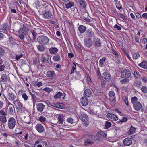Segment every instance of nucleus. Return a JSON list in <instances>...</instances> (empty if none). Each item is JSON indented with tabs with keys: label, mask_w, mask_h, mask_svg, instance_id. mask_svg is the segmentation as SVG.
I'll return each mask as SVG.
<instances>
[{
	"label": "nucleus",
	"mask_w": 147,
	"mask_h": 147,
	"mask_svg": "<svg viewBox=\"0 0 147 147\" xmlns=\"http://www.w3.org/2000/svg\"><path fill=\"white\" fill-rule=\"evenodd\" d=\"M29 29L26 26H24L23 27L21 28L18 31L19 34L18 36L21 40H23L24 38V35H27Z\"/></svg>",
	"instance_id": "1"
},
{
	"label": "nucleus",
	"mask_w": 147,
	"mask_h": 147,
	"mask_svg": "<svg viewBox=\"0 0 147 147\" xmlns=\"http://www.w3.org/2000/svg\"><path fill=\"white\" fill-rule=\"evenodd\" d=\"M38 42L39 43L45 45L49 42V39L47 37L43 35L39 36L37 38Z\"/></svg>",
	"instance_id": "2"
},
{
	"label": "nucleus",
	"mask_w": 147,
	"mask_h": 147,
	"mask_svg": "<svg viewBox=\"0 0 147 147\" xmlns=\"http://www.w3.org/2000/svg\"><path fill=\"white\" fill-rule=\"evenodd\" d=\"M8 127L10 129H13L16 125V120L13 117L10 118L8 120Z\"/></svg>",
	"instance_id": "3"
},
{
	"label": "nucleus",
	"mask_w": 147,
	"mask_h": 147,
	"mask_svg": "<svg viewBox=\"0 0 147 147\" xmlns=\"http://www.w3.org/2000/svg\"><path fill=\"white\" fill-rule=\"evenodd\" d=\"M109 100L111 105L116 101V97L114 92L113 91H110L109 93Z\"/></svg>",
	"instance_id": "4"
},
{
	"label": "nucleus",
	"mask_w": 147,
	"mask_h": 147,
	"mask_svg": "<svg viewBox=\"0 0 147 147\" xmlns=\"http://www.w3.org/2000/svg\"><path fill=\"white\" fill-rule=\"evenodd\" d=\"M121 76L122 78H129L131 76V73L129 70L125 69L121 72Z\"/></svg>",
	"instance_id": "5"
},
{
	"label": "nucleus",
	"mask_w": 147,
	"mask_h": 147,
	"mask_svg": "<svg viewBox=\"0 0 147 147\" xmlns=\"http://www.w3.org/2000/svg\"><path fill=\"white\" fill-rule=\"evenodd\" d=\"M132 140L131 138L127 137L123 141V144L125 146H128L132 144Z\"/></svg>",
	"instance_id": "6"
},
{
	"label": "nucleus",
	"mask_w": 147,
	"mask_h": 147,
	"mask_svg": "<svg viewBox=\"0 0 147 147\" xmlns=\"http://www.w3.org/2000/svg\"><path fill=\"white\" fill-rule=\"evenodd\" d=\"M8 24L5 23H4L2 25L1 28V32L7 35H8V33L7 30L8 29Z\"/></svg>",
	"instance_id": "7"
},
{
	"label": "nucleus",
	"mask_w": 147,
	"mask_h": 147,
	"mask_svg": "<svg viewBox=\"0 0 147 147\" xmlns=\"http://www.w3.org/2000/svg\"><path fill=\"white\" fill-rule=\"evenodd\" d=\"M35 128L39 133H43L45 131L43 126L40 124H37L35 127Z\"/></svg>",
	"instance_id": "8"
},
{
	"label": "nucleus",
	"mask_w": 147,
	"mask_h": 147,
	"mask_svg": "<svg viewBox=\"0 0 147 147\" xmlns=\"http://www.w3.org/2000/svg\"><path fill=\"white\" fill-rule=\"evenodd\" d=\"M84 41V44L86 47L89 48L92 46L93 43L92 40L90 39H85Z\"/></svg>",
	"instance_id": "9"
},
{
	"label": "nucleus",
	"mask_w": 147,
	"mask_h": 147,
	"mask_svg": "<svg viewBox=\"0 0 147 147\" xmlns=\"http://www.w3.org/2000/svg\"><path fill=\"white\" fill-rule=\"evenodd\" d=\"M107 116V118L111 121H116L118 119V117L116 115L113 114H108Z\"/></svg>",
	"instance_id": "10"
},
{
	"label": "nucleus",
	"mask_w": 147,
	"mask_h": 147,
	"mask_svg": "<svg viewBox=\"0 0 147 147\" xmlns=\"http://www.w3.org/2000/svg\"><path fill=\"white\" fill-rule=\"evenodd\" d=\"M78 3L81 9H85L87 6V3L84 0H78Z\"/></svg>",
	"instance_id": "11"
},
{
	"label": "nucleus",
	"mask_w": 147,
	"mask_h": 147,
	"mask_svg": "<svg viewBox=\"0 0 147 147\" xmlns=\"http://www.w3.org/2000/svg\"><path fill=\"white\" fill-rule=\"evenodd\" d=\"M43 17L45 19H49L52 16V13L49 11H45L42 14Z\"/></svg>",
	"instance_id": "12"
},
{
	"label": "nucleus",
	"mask_w": 147,
	"mask_h": 147,
	"mask_svg": "<svg viewBox=\"0 0 147 147\" xmlns=\"http://www.w3.org/2000/svg\"><path fill=\"white\" fill-rule=\"evenodd\" d=\"M37 110L39 112H42L45 107V105L42 103H39L36 104Z\"/></svg>",
	"instance_id": "13"
},
{
	"label": "nucleus",
	"mask_w": 147,
	"mask_h": 147,
	"mask_svg": "<svg viewBox=\"0 0 147 147\" xmlns=\"http://www.w3.org/2000/svg\"><path fill=\"white\" fill-rule=\"evenodd\" d=\"M133 107L135 110L138 111L141 109L142 105L140 102H136L133 105Z\"/></svg>",
	"instance_id": "14"
},
{
	"label": "nucleus",
	"mask_w": 147,
	"mask_h": 147,
	"mask_svg": "<svg viewBox=\"0 0 147 147\" xmlns=\"http://www.w3.org/2000/svg\"><path fill=\"white\" fill-rule=\"evenodd\" d=\"M110 74L107 72H104L103 74L102 78L104 81H109L111 79Z\"/></svg>",
	"instance_id": "15"
},
{
	"label": "nucleus",
	"mask_w": 147,
	"mask_h": 147,
	"mask_svg": "<svg viewBox=\"0 0 147 147\" xmlns=\"http://www.w3.org/2000/svg\"><path fill=\"white\" fill-rule=\"evenodd\" d=\"M9 80V76L6 74H2L1 76V81L3 82H7Z\"/></svg>",
	"instance_id": "16"
},
{
	"label": "nucleus",
	"mask_w": 147,
	"mask_h": 147,
	"mask_svg": "<svg viewBox=\"0 0 147 147\" xmlns=\"http://www.w3.org/2000/svg\"><path fill=\"white\" fill-rule=\"evenodd\" d=\"M81 120L84 122L88 121V118L87 115L85 113H82L80 116Z\"/></svg>",
	"instance_id": "17"
},
{
	"label": "nucleus",
	"mask_w": 147,
	"mask_h": 147,
	"mask_svg": "<svg viewBox=\"0 0 147 147\" xmlns=\"http://www.w3.org/2000/svg\"><path fill=\"white\" fill-rule=\"evenodd\" d=\"M94 44L96 48L100 47L101 46L100 40L98 38L94 39Z\"/></svg>",
	"instance_id": "18"
},
{
	"label": "nucleus",
	"mask_w": 147,
	"mask_h": 147,
	"mask_svg": "<svg viewBox=\"0 0 147 147\" xmlns=\"http://www.w3.org/2000/svg\"><path fill=\"white\" fill-rule=\"evenodd\" d=\"M80 102L82 106H85L88 104V101L86 97H82L80 100Z\"/></svg>",
	"instance_id": "19"
},
{
	"label": "nucleus",
	"mask_w": 147,
	"mask_h": 147,
	"mask_svg": "<svg viewBox=\"0 0 147 147\" xmlns=\"http://www.w3.org/2000/svg\"><path fill=\"white\" fill-rule=\"evenodd\" d=\"M7 97L11 101H14L16 97L12 92L9 93L7 94Z\"/></svg>",
	"instance_id": "20"
},
{
	"label": "nucleus",
	"mask_w": 147,
	"mask_h": 147,
	"mask_svg": "<svg viewBox=\"0 0 147 147\" xmlns=\"http://www.w3.org/2000/svg\"><path fill=\"white\" fill-rule=\"evenodd\" d=\"M86 32L87 35V36L89 38H92V37H93L94 36V32L90 29H88L86 31Z\"/></svg>",
	"instance_id": "21"
},
{
	"label": "nucleus",
	"mask_w": 147,
	"mask_h": 147,
	"mask_svg": "<svg viewBox=\"0 0 147 147\" xmlns=\"http://www.w3.org/2000/svg\"><path fill=\"white\" fill-rule=\"evenodd\" d=\"M138 65L144 69H147V62L144 61L141 63L139 64Z\"/></svg>",
	"instance_id": "22"
},
{
	"label": "nucleus",
	"mask_w": 147,
	"mask_h": 147,
	"mask_svg": "<svg viewBox=\"0 0 147 147\" xmlns=\"http://www.w3.org/2000/svg\"><path fill=\"white\" fill-rule=\"evenodd\" d=\"M58 51V49L55 47L50 48L49 49V52L51 54H53L57 53Z\"/></svg>",
	"instance_id": "23"
},
{
	"label": "nucleus",
	"mask_w": 147,
	"mask_h": 147,
	"mask_svg": "<svg viewBox=\"0 0 147 147\" xmlns=\"http://www.w3.org/2000/svg\"><path fill=\"white\" fill-rule=\"evenodd\" d=\"M55 72L53 71L49 70L47 72L46 76L49 77H52L55 76Z\"/></svg>",
	"instance_id": "24"
},
{
	"label": "nucleus",
	"mask_w": 147,
	"mask_h": 147,
	"mask_svg": "<svg viewBox=\"0 0 147 147\" xmlns=\"http://www.w3.org/2000/svg\"><path fill=\"white\" fill-rule=\"evenodd\" d=\"M86 29V28L83 25H80L78 27V30L80 33H84Z\"/></svg>",
	"instance_id": "25"
},
{
	"label": "nucleus",
	"mask_w": 147,
	"mask_h": 147,
	"mask_svg": "<svg viewBox=\"0 0 147 147\" xmlns=\"http://www.w3.org/2000/svg\"><path fill=\"white\" fill-rule=\"evenodd\" d=\"M64 116L63 115H59L58 118V122L59 124H63L64 121Z\"/></svg>",
	"instance_id": "26"
},
{
	"label": "nucleus",
	"mask_w": 147,
	"mask_h": 147,
	"mask_svg": "<svg viewBox=\"0 0 147 147\" xmlns=\"http://www.w3.org/2000/svg\"><path fill=\"white\" fill-rule=\"evenodd\" d=\"M31 94L32 98L33 104L34 105L36 103L39 102V99L36 97L34 94Z\"/></svg>",
	"instance_id": "27"
},
{
	"label": "nucleus",
	"mask_w": 147,
	"mask_h": 147,
	"mask_svg": "<svg viewBox=\"0 0 147 147\" xmlns=\"http://www.w3.org/2000/svg\"><path fill=\"white\" fill-rule=\"evenodd\" d=\"M92 92L89 89H86L84 92V96L86 97H89L92 94Z\"/></svg>",
	"instance_id": "28"
},
{
	"label": "nucleus",
	"mask_w": 147,
	"mask_h": 147,
	"mask_svg": "<svg viewBox=\"0 0 147 147\" xmlns=\"http://www.w3.org/2000/svg\"><path fill=\"white\" fill-rule=\"evenodd\" d=\"M13 103L16 107L20 108L21 107V103L18 99L14 100Z\"/></svg>",
	"instance_id": "29"
},
{
	"label": "nucleus",
	"mask_w": 147,
	"mask_h": 147,
	"mask_svg": "<svg viewBox=\"0 0 147 147\" xmlns=\"http://www.w3.org/2000/svg\"><path fill=\"white\" fill-rule=\"evenodd\" d=\"M74 5V3L73 2H69L68 3L65 4L64 5V7L67 9H68L72 7Z\"/></svg>",
	"instance_id": "30"
},
{
	"label": "nucleus",
	"mask_w": 147,
	"mask_h": 147,
	"mask_svg": "<svg viewBox=\"0 0 147 147\" xmlns=\"http://www.w3.org/2000/svg\"><path fill=\"white\" fill-rule=\"evenodd\" d=\"M106 58L105 57L101 59L99 61V65L101 67L104 66V64L105 62Z\"/></svg>",
	"instance_id": "31"
},
{
	"label": "nucleus",
	"mask_w": 147,
	"mask_h": 147,
	"mask_svg": "<svg viewBox=\"0 0 147 147\" xmlns=\"http://www.w3.org/2000/svg\"><path fill=\"white\" fill-rule=\"evenodd\" d=\"M38 50L41 52L45 50V47L42 45L40 44L37 46Z\"/></svg>",
	"instance_id": "32"
},
{
	"label": "nucleus",
	"mask_w": 147,
	"mask_h": 147,
	"mask_svg": "<svg viewBox=\"0 0 147 147\" xmlns=\"http://www.w3.org/2000/svg\"><path fill=\"white\" fill-rule=\"evenodd\" d=\"M100 136H103L105 137L107 136L106 134L104 132L100 131H98L96 134V136L99 137Z\"/></svg>",
	"instance_id": "33"
},
{
	"label": "nucleus",
	"mask_w": 147,
	"mask_h": 147,
	"mask_svg": "<svg viewBox=\"0 0 147 147\" xmlns=\"http://www.w3.org/2000/svg\"><path fill=\"white\" fill-rule=\"evenodd\" d=\"M136 128L134 127L133 126H131L129 130V135L133 134L135 132Z\"/></svg>",
	"instance_id": "34"
},
{
	"label": "nucleus",
	"mask_w": 147,
	"mask_h": 147,
	"mask_svg": "<svg viewBox=\"0 0 147 147\" xmlns=\"http://www.w3.org/2000/svg\"><path fill=\"white\" fill-rule=\"evenodd\" d=\"M63 94L61 92H57L54 96V98L56 99H57L62 96Z\"/></svg>",
	"instance_id": "35"
},
{
	"label": "nucleus",
	"mask_w": 147,
	"mask_h": 147,
	"mask_svg": "<svg viewBox=\"0 0 147 147\" xmlns=\"http://www.w3.org/2000/svg\"><path fill=\"white\" fill-rule=\"evenodd\" d=\"M141 84V81L138 80H136L135 81L133 84L134 86L137 87H139Z\"/></svg>",
	"instance_id": "36"
},
{
	"label": "nucleus",
	"mask_w": 147,
	"mask_h": 147,
	"mask_svg": "<svg viewBox=\"0 0 147 147\" xmlns=\"http://www.w3.org/2000/svg\"><path fill=\"white\" fill-rule=\"evenodd\" d=\"M0 121L3 123H5L7 121L5 116H0Z\"/></svg>",
	"instance_id": "37"
},
{
	"label": "nucleus",
	"mask_w": 147,
	"mask_h": 147,
	"mask_svg": "<svg viewBox=\"0 0 147 147\" xmlns=\"http://www.w3.org/2000/svg\"><path fill=\"white\" fill-rule=\"evenodd\" d=\"M93 143V142L90 140H87L85 142L84 145H92Z\"/></svg>",
	"instance_id": "38"
},
{
	"label": "nucleus",
	"mask_w": 147,
	"mask_h": 147,
	"mask_svg": "<svg viewBox=\"0 0 147 147\" xmlns=\"http://www.w3.org/2000/svg\"><path fill=\"white\" fill-rule=\"evenodd\" d=\"M111 122L106 121L105 124V129L109 128L111 126Z\"/></svg>",
	"instance_id": "39"
},
{
	"label": "nucleus",
	"mask_w": 147,
	"mask_h": 147,
	"mask_svg": "<svg viewBox=\"0 0 147 147\" xmlns=\"http://www.w3.org/2000/svg\"><path fill=\"white\" fill-rule=\"evenodd\" d=\"M137 101L138 98L137 97L135 96L132 98L131 99V102L133 105L136 103V102H138Z\"/></svg>",
	"instance_id": "40"
},
{
	"label": "nucleus",
	"mask_w": 147,
	"mask_h": 147,
	"mask_svg": "<svg viewBox=\"0 0 147 147\" xmlns=\"http://www.w3.org/2000/svg\"><path fill=\"white\" fill-rule=\"evenodd\" d=\"M123 101L124 102L125 104H126L127 106H129V104L127 100V98L126 96H123L122 97Z\"/></svg>",
	"instance_id": "41"
},
{
	"label": "nucleus",
	"mask_w": 147,
	"mask_h": 147,
	"mask_svg": "<svg viewBox=\"0 0 147 147\" xmlns=\"http://www.w3.org/2000/svg\"><path fill=\"white\" fill-rule=\"evenodd\" d=\"M55 107L57 108L62 109L63 107V104L62 103H57Z\"/></svg>",
	"instance_id": "42"
},
{
	"label": "nucleus",
	"mask_w": 147,
	"mask_h": 147,
	"mask_svg": "<svg viewBox=\"0 0 147 147\" xmlns=\"http://www.w3.org/2000/svg\"><path fill=\"white\" fill-rule=\"evenodd\" d=\"M141 90L144 93H147V87L146 86H142L141 88Z\"/></svg>",
	"instance_id": "43"
},
{
	"label": "nucleus",
	"mask_w": 147,
	"mask_h": 147,
	"mask_svg": "<svg viewBox=\"0 0 147 147\" xmlns=\"http://www.w3.org/2000/svg\"><path fill=\"white\" fill-rule=\"evenodd\" d=\"M129 80L128 79H124L121 80L120 82L121 84H125L129 82Z\"/></svg>",
	"instance_id": "44"
},
{
	"label": "nucleus",
	"mask_w": 147,
	"mask_h": 147,
	"mask_svg": "<svg viewBox=\"0 0 147 147\" xmlns=\"http://www.w3.org/2000/svg\"><path fill=\"white\" fill-rule=\"evenodd\" d=\"M53 59L55 61H58L60 59V57L59 55H57L53 57Z\"/></svg>",
	"instance_id": "45"
},
{
	"label": "nucleus",
	"mask_w": 147,
	"mask_h": 147,
	"mask_svg": "<svg viewBox=\"0 0 147 147\" xmlns=\"http://www.w3.org/2000/svg\"><path fill=\"white\" fill-rule=\"evenodd\" d=\"M73 63L74 64V65H73V66L72 67V69L71 70V72L70 73L71 74H73L74 73V72L76 71V65L74 63Z\"/></svg>",
	"instance_id": "46"
},
{
	"label": "nucleus",
	"mask_w": 147,
	"mask_h": 147,
	"mask_svg": "<svg viewBox=\"0 0 147 147\" xmlns=\"http://www.w3.org/2000/svg\"><path fill=\"white\" fill-rule=\"evenodd\" d=\"M139 57V54L138 53H136L133 54V58L134 59H138Z\"/></svg>",
	"instance_id": "47"
},
{
	"label": "nucleus",
	"mask_w": 147,
	"mask_h": 147,
	"mask_svg": "<svg viewBox=\"0 0 147 147\" xmlns=\"http://www.w3.org/2000/svg\"><path fill=\"white\" fill-rule=\"evenodd\" d=\"M23 56V54L22 53H20L19 54L16 55L15 59L16 60H18L21 58Z\"/></svg>",
	"instance_id": "48"
},
{
	"label": "nucleus",
	"mask_w": 147,
	"mask_h": 147,
	"mask_svg": "<svg viewBox=\"0 0 147 147\" xmlns=\"http://www.w3.org/2000/svg\"><path fill=\"white\" fill-rule=\"evenodd\" d=\"M22 97L25 101H27L28 99V97L26 94L24 93L22 94Z\"/></svg>",
	"instance_id": "49"
},
{
	"label": "nucleus",
	"mask_w": 147,
	"mask_h": 147,
	"mask_svg": "<svg viewBox=\"0 0 147 147\" xmlns=\"http://www.w3.org/2000/svg\"><path fill=\"white\" fill-rule=\"evenodd\" d=\"M127 118L126 117H123L122 120H120V121H117V123L119 124L120 123H123L127 121Z\"/></svg>",
	"instance_id": "50"
},
{
	"label": "nucleus",
	"mask_w": 147,
	"mask_h": 147,
	"mask_svg": "<svg viewBox=\"0 0 147 147\" xmlns=\"http://www.w3.org/2000/svg\"><path fill=\"white\" fill-rule=\"evenodd\" d=\"M14 109V107L13 105L9 107V110L11 113H13Z\"/></svg>",
	"instance_id": "51"
},
{
	"label": "nucleus",
	"mask_w": 147,
	"mask_h": 147,
	"mask_svg": "<svg viewBox=\"0 0 147 147\" xmlns=\"http://www.w3.org/2000/svg\"><path fill=\"white\" fill-rule=\"evenodd\" d=\"M39 120L41 122H42L45 121V118L43 116H41L39 118Z\"/></svg>",
	"instance_id": "52"
},
{
	"label": "nucleus",
	"mask_w": 147,
	"mask_h": 147,
	"mask_svg": "<svg viewBox=\"0 0 147 147\" xmlns=\"http://www.w3.org/2000/svg\"><path fill=\"white\" fill-rule=\"evenodd\" d=\"M43 90L44 91L47 92H50L52 90V89L47 87H46Z\"/></svg>",
	"instance_id": "53"
},
{
	"label": "nucleus",
	"mask_w": 147,
	"mask_h": 147,
	"mask_svg": "<svg viewBox=\"0 0 147 147\" xmlns=\"http://www.w3.org/2000/svg\"><path fill=\"white\" fill-rule=\"evenodd\" d=\"M5 68L6 66L4 64L0 66V71H4Z\"/></svg>",
	"instance_id": "54"
},
{
	"label": "nucleus",
	"mask_w": 147,
	"mask_h": 147,
	"mask_svg": "<svg viewBox=\"0 0 147 147\" xmlns=\"http://www.w3.org/2000/svg\"><path fill=\"white\" fill-rule=\"evenodd\" d=\"M4 50L2 48H0V56H3L4 54Z\"/></svg>",
	"instance_id": "55"
},
{
	"label": "nucleus",
	"mask_w": 147,
	"mask_h": 147,
	"mask_svg": "<svg viewBox=\"0 0 147 147\" xmlns=\"http://www.w3.org/2000/svg\"><path fill=\"white\" fill-rule=\"evenodd\" d=\"M134 75L135 77L137 78H139L140 77V75L136 71H134Z\"/></svg>",
	"instance_id": "56"
},
{
	"label": "nucleus",
	"mask_w": 147,
	"mask_h": 147,
	"mask_svg": "<svg viewBox=\"0 0 147 147\" xmlns=\"http://www.w3.org/2000/svg\"><path fill=\"white\" fill-rule=\"evenodd\" d=\"M112 53L113 54L117 57H119V55L118 53L114 49L112 50Z\"/></svg>",
	"instance_id": "57"
},
{
	"label": "nucleus",
	"mask_w": 147,
	"mask_h": 147,
	"mask_svg": "<svg viewBox=\"0 0 147 147\" xmlns=\"http://www.w3.org/2000/svg\"><path fill=\"white\" fill-rule=\"evenodd\" d=\"M35 4L36 6L39 7V9H40V7L42 6L40 2L39 1H36Z\"/></svg>",
	"instance_id": "58"
},
{
	"label": "nucleus",
	"mask_w": 147,
	"mask_h": 147,
	"mask_svg": "<svg viewBox=\"0 0 147 147\" xmlns=\"http://www.w3.org/2000/svg\"><path fill=\"white\" fill-rule=\"evenodd\" d=\"M0 115L3 116H5L7 115V114L3 110L0 111Z\"/></svg>",
	"instance_id": "59"
},
{
	"label": "nucleus",
	"mask_w": 147,
	"mask_h": 147,
	"mask_svg": "<svg viewBox=\"0 0 147 147\" xmlns=\"http://www.w3.org/2000/svg\"><path fill=\"white\" fill-rule=\"evenodd\" d=\"M67 121L70 123L72 124L74 122V120L71 118H69L67 119Z\"/></svg>",
	"instance_id": "60"
},
{
	"label": "nucleus",
	"mask_w": 147,
	"mask_h": 147,
	"mask_svg": "<svg viewBox=\"0 0 147 147\" xmlns=\"http://www.w3.org/2000/svg\"><path fill=\"white\" fill-rule=\"evenodd\" d=\"M84 20L87 22V23L88 24H90L89 22H90V20L89 18H84Z\"/></svg>",
	"instance_id": "61"
},
{
	"label": "nucleus",
	"mask_w": 147,
	"mask_h": 147,
	"mask_svg": "<svg viewBox=\"0 0 147 147\" xmlns=\"http://www.w3.org/2000/svg\"><path fill=\"white\" fill-rule=\"evenodd\" d=\"M114 27L115 28L117 29V30H120L121 29V27L117 24L115 25Z\"/></svg>",
	"instance_id": "62"
},
{
	"label": "nucleus",
	"mask_w": 147,
	"mask_h": 147,
	"mask_svg": "<svg viewBox=\"0 0 147 147\" xmlns=\"http://www.w3.org/2000/svg\"><path fill=\"white\" fill-rule=\"evenodd\" d=\"M120 15L121 18L123 20H125L127 19V18L123 14L120 13Z\"/></svg>",
	"instance_id": "63"
},
{
	"label": "nucleus",
	"mask_w": 147,
	"mask_h": 147,
	"mask_svg": "<svg viewBox=\"0 0 147 147\" xmlns=\"http://www.w3.org/2000/svg\"><path fill=\"white\" fill-rule=\"evenodd\" d=\"M38 62V59L37 58H35L33 60V63L34 64H36Z\"/></svg>",
	"instance_id": "64"
}]
</instances>
